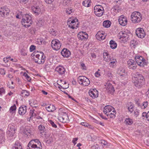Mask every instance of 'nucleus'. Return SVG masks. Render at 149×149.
Listing matches in <instances>:
<instances>
[{
  "label": "nucleus",
  "instance_id": "obj_1",
  "mask_svg": "<svg viewBox=\"0 0 149 149\" xmlns=\"http://www.w3.org/2000/svg\"><path fill=\"white\" fill-rule=\"evenodd\" d=\"M144 78L142 74L135 72L132 77V81L135 86L140 88L143 84Z\"/></svg>",
  "mask_w": 149,
  "mask_h": 149
},
{
  "label": "nucleus",
  "instance_id": "obj_2",
  "mask_svg": "<svg viewBox=\"0 0 149 149\" xmlns=\"http://www.w3.org/2000/svg\"><path fill=\"white\" fill-rule=\"evenodd\" d=\"M103 112L107 116L111 118H114L116 113L114 108L110 105H107L104 107Z\"/></svg>",
  "mask_w": 149,
  "mask_h": 149
},
{
  "label": "nucleus",
  "instance_id": "obj_3",
  "mask_svg": "<svg viewBox=\"0 0 149 149\" xmlns=\"http://www.w3.org/2000/svg\"><path fill=\"white\" fill-rule=\"evenodd\" d=\"M33 55L34 56L33 60L36 63L38 64L44 63L45 57L42 52H38L37 54L34 52Z\"/></svg>",
  "mask_w": 149,
  "mask_h": 149
},
{
  "label": "nucleus",
  "instance_id": "obj_4",
  "mask_svg": "<svg viewBox=\"0 0 149 149\" xmlns=\"http://www.w3.org/2000/svg\"><path fill=\"white\" fill-rule=\"evenodd\" d=\"M142 19V15L139 12L134 11L131 15V20L133 23H139Z\"/></svg>",
  "mask_w": 149,
  "mask_h": 149
},
{
  "label": "nucleus",
  "instance_id": "obj_5",
  "mask_svg": "<svg viewBox=\"0 0 149 149\" xmlns=\"http://www.w3.org/2000/svg\"><path fill=\"white\" fill-rule=\"evenodd\" d=\"M32 22L31 16L26 14L23 16L22 21V24L25 27L27 28L30 26Z\"/></svg>",
  "mask_w": 149,
  "mask_h": 149
},
{
  "label": "nucleus",
  "instance_id": "obj_6",
  "mask_svg": "<svg viewBox=\"0 0 149 149\" xmlns=\"http://www.w3.org/2000/svg\"><path fill=\"white\" fill-rule=\"evenodd\" d=\"M79 84L83 86H88L90 83V81L86 77L84 76H80L77 78Z\"/></svg>",
  "mask_w": 149,
  "mask_h": 149
},
{
  "label": "nucleus",
  "instance_id": "obj_7",
  "mask_svg": "<svg viewBox=\"0 0 149 149\" xmlns=\"http://www.w3.org/2000/svg\"><path fill=\"white\" fill-rule=\"evenodd\" d=\"M58 120L63 123H67L69 121L68 116L66 113L60 112L59 113V116Z\"/></svg>",
  "mask_w": 149,
  "mask_h": 149
},
{
  "label": "nucleus",
  "instance_id": "obj_8",
  "mask_svg": "<svg viewBox=\"0 0 149 149\" xmlns=\"http://www.w3.org/2000/svg\"><path fill=\"white\" fill-rule=\"evenodd\" d=\"M94 13L95 15L98 17H101L104 13V8L100 5H96L94 7Z\"/></svg>",
  "mask_w": 149,
  "mask_h": 149
},
{
  "label": "nucleus",
  "instance_id": "obj_9",
  "mask_svg": "<svg viewBox=\"0 0 149 149\" xmlns=\"http://www.w3.org/2000/svg\"><path fill=\"white\" fill-rule=\"evenodd\" d=\"M130 34V32L128 31H120L118 34V37L120 39L122 38V40H128L129 37V34Z\"/></svg>",
  "mask_w": 149,
  "mask_h": 149
},
{
  "label": "nucleus",
  "instance_id": "obj_10",
  "mask_svg": "<svg viewBox=\"0 0 149 149\" xmlns=\"http://www.w3.org/2000/svg\"><path fill=\"white\" fill-rule=\"evenodd\" d=\"M51 46L53 49L56 50H59L61 47V44L59 41L57 39H55L52 40Z\"/></svg>",
  "mask_w": 149,
  "mask_h": 149
},
{
  "label": "nucleus",
  "instance_id": "obj_11",
  "mask_svg": "<svg viewBox=\"0 0 149 149\" xmlns=\"http://www.w3.org/2000/svg\"><path fill=\"white\" fill-rule=\"evenodd\" d=\"M10 12V10L7 7L4 6L0 8V16L1 17H4L8 16Z\"/></svg>",
  "mask_w": 149,
  "mask_h": 149
},
{
  "label": "nucleus",
  "instance_id": "obj_12",
  "mask_svg": "<svg viewBox=\"0 0 149 149\" xmlns=\"http://www.w3.org/2000/svg\"><path fill=\"white\" fill-rule=\"evenodd\" d=\"M78 19L76 18L74 19L72 21H69L68 22V24L69 27L71 29H77L78 27Z\"/></svg>",
  "mask_w": 149,
  "mask_h": 149
},
{
  "label": "nucleus",
  "instance_id": "obj_13",
  "mask_svg": "<svg viewBox=\"0 0 149 149\" xmlns=\"http://www.w3.org/2000/svg\"><path fill=\"white\" fill-rule=\"evenodd\" d=\"M40 7L39 6H33L31 7V9L34 13L36 15H37L42 13L44 12Z\"/></svg>",
  "mask_w": 149,
  "mask_h": 149
},
{
  "label": "nucleus",
  "instance_id": "obj_14",
  "mask_svg": "<svg viewBox=\"0 0 149 149\" xmlns=\"http://www.w3.org/2000/svg\"><path fill=\"white\" fill-rule=\"evenodd\" d=\"M135 59L137 64L141 67H144L146 64L145 60L141 56H136Z\"/></svg>",
  "mask_w": 149,
  "mask_h": 149
},
{
  "label": "nucleus",
  "instance_id": "obj_15",
  "mask_svg": "<svg viewBox=\"0 0 149 149\" xmlns=\"http://www.w3.org/2000/svg\"><path fill=\"white\" fill-rule=\"evenodd\" d=\"M136 35L139 38H143L146 36V33L143 29L141 28H138L136 30Z\"/></svg>",
  "mask_w": 149,
  "mask_h": 149
},
{
  "label": "nucleus",
  "instance_id": "obj_16",
  "mask_svg": "<svg viewBox=\"0 0 149 149\" xmlns=\"http://www.w3.org/2000/svg\"><path fill=\"white\" fill-rule=\"evenodd\" d=\"M105 88L108 93L113 94L115 91L113 86L112 84L109 82H107L105 85Z\"/></svg>",
  "mask_w": 149,
  "mask_h": 149
},
{
  "label": "nucleus",
  "instance_id": "obj_17",
  "mask_svg": "<svg viewBox=\"0 0 149 149\" xmlns=\"http://www.w3.org/2000/svg\"><path fill=\"white\" fill-rule=\"evenodd\" d=\"M132 59H130L127 61L128 67L130 69L135 70L137 68V64Z\"/></svg>",
  "mask_w": 149,
  "mask_h": 149
},
{
  "label": "nucleus",
  "instance_id": "obj_18",
  "mask_svg": "<svg viewBox=\"0 0 149 149\" xmlns=\"http://www.w3.org/2000/svg\"><path fill=\"white\" fill-rule=\"evenodd\" d=\"M118 21L119 24L123 26H125L127 22V17L123 15L119 17Z\"/></svg>",
  "mask_w": 149,
  "mask_h": 149
},
{
  "label": "nucleus",
  "instance_id": "obj_19",
  "mask_svg": "<svg viewBox=\"0 0 149 149\" xmlns=\"http://www.w3.org/2000/svg\"><path fill=\"white\" fill-rule=\"evenodd\" d=\"M106 36L105 33L103 31H98L96 35L97 39L100 41L104 40Z\"/></svg>",
  "mask_w": 149,
  "mask_h": 149
},
{
  "label": "nucleus",
  "instance_id": "obj_20",
  "mask_svg": "<svg viewBox=\"0 0 149 149\" xmlns=\"http://www.w3.org/2000/svg\"><path fill=\"white\" fill-rule=\"evenodd\" d=\"M89 94L90 96L93 99L97 97L98 95V91L95 89H91L89 91Z\"/></svg>",
  "mask_w": 149,
  "mask_h": 149
},
{
  "label": "nucleus",
  "instance_id": "obj_21",
  "mask_svg": "<svg viewBox=\"0 0 149 149\" xmlns=\"http://www.w3.org/2000/svg\"><path fill=\"white\" fill-rule=\"evenodd\" d=\"M78 37L81 40H85L87 39L88 35L85 32H80L78 34Z\"/></svg>",
  "mask_w": 149,
  "mask_h": 149
},
{
  "label": "nucleus",
  "instance_id": "obj_22",
  "mask_svg": "<svg viewBox=\"0 0 149 149\" xmlns=\"http://www.w3.org/2000/svg\"><path fill=\"white\" fill-rule=\"evenodd\" d=\"M23 133L25 136L29 138L32 134L33 132L29 128L27 127L24 129L23 131Z\"/></svg>",
  "mask_w": 149,
  "mask_h": 149
},
{
  "label": "nucleus",
  "instance_id": "obj_23",
  "mask_svg": "<svg viewBox=\"0 0 149 149\" xmlns=\"http://www.w3.org/2000/svg\"><path fill=\"white\" fill-rule=\"evenodd\" d=\"M61 54L64 57L66 58L68 57L71 54L70 52L66 48H64L62 50Z\"/></svg>",
  "mask_w": 149,
  "mask_h": 149
},
{
  "label": "nucleus",
  "instance_id": "obj_24",
  "mask_svg": "<svg viewBox=\"0 0 149 149\" xmlns=\"http://www.w3.org/2000/svg\"><path fill=\"white\" fill-rule=\"evenodd\" d=\"M55 71L59 74L62 75L64 74L65 70L63 66H59L56 68Z\"/></svg>",
  "mask_w": 149,
  "mask_h": 149
},
{
  "label": "nucleus",
  "instance_id": "obj_25",
  "mask_svg": "<svg viewBox=\"0 0 149 149\" xmlns=\"http://www.w3.org/2000/svg\"><path fill=\"white\" fill-rule=\"evenodd\" d=\"M36 144L37 146H41V143L38 139H34L31 140L28 143V147L30 146L31 145Z\"/></svg>",
  "mask_w": 149,
  "mask_h": 149
},
{
  "label": "nucleus",
  "instance_id": "obj_26",
  "mask_svg": "<svg viewBox=\"0 0 149 149\" xmlns=\"http://www.w3.org/2000/svg\"><path fill=\"white\" fill-rule=\"evenodd\" d=\"M27 107L26 106H21L19 108L18 112L21 115H23L25 114L26 112Z\"/></svg>",
  "mask_w": 149,
  "mask_h": 149
},
{
  "label": "nucleus",
  "instance_id": "obj_27",
  "mask_svg": "<svg viewBox=\"0 0 149 149\" xmlns=\"http://www.w3.org/2000/svg\"><path fill=\"white\" fill-rule=\"evenodd\" d=\"M117 73L121 77H124L126 74L125 69L122 67H120L118 69Z\"/></svg>",
  "mask_w": 149,
  "mask_h": 149
},
{
  "label": "nucleus",
  "instance_id": "obj_28",
  "mask_svg": "<svg viewBox=\"0 0 149 149\" xmlns=\"http://www.w3.org/2000/svg\"><path fill=\"white\" fill-rule=\"evenodd\" d=\"M45 108L49 112H52L56 109L55 107L52 104H48L46 105Z\"/></svg>",
  "mask_w": 149,
  "mask_h": 149
},
{
  "label": "nucleus",
  "instance_id": "obj_29",
  "mask_svg": "<svg viewBox=\"0 0 149 149\" xmlns=\"http://www.w3.org/2000/svg\"><path fill=\"white\" fill-rule=\"evenodd\" d=\"M110 62V63L109 64V65L110 67L113 68L116 67L117 61L116 59L112 58L111 61Z\"/></svg>",
  "mask_w": 149,
  "mask_h": 149
},
{
  "label": "nucleus",
  "instance_id": "obj_30",
  "mask_svg": "<svg viewBox=\"0 0 149 149\" xmlns=\"http://www.w3.org/2000/svg\"><path fill=\"white\" fill-rule=\"evenodd\" d=\"M104 60L106 62H109L111 59L107 52L103 53Z\"/></svg>",
  "mask_w": 149,
  "mask_h": 149
},
{
  "label": "nucleus",
  "instance_id": "obj_31",
  "mask_svg": "<svg viewBox=\"0 0 149 149\" xmlns=\"http://www.w3.org/2000/svg\"><path fill=\"white\" fill-rule=\"evenodd\" d=\"M41 146H38L36 144L31 145L30 146L28 147L27 149H41Z\"/></svg>",
  "mask_w": 149,
  "mask_h": 149
},
{
  "label": "nucleus",
  "instance_id": "obj_32",
  "mask_svg": "<svg viewBox=\"0 0 149 149\" xmlns=\"http://www.w3.org/2000/svg\"><path fill=\"white\" fill-rule=\"evenodd\" d=\"M13 149H22V147L20 143L18 141H16Z\"/></svg>",
  "mask_w": 149,
  "mask_h": 149
},
{
  "label": "nucleus",
  "instance_id": "obj_33",
  "mask_svg": "<svg viewBox=\"0 0 149 149\" xmlns=\"http://www.w3.org/2000/svg\"><path fill=\"white\" fill-rule=\"evenodd\" d=\"M110 47L112 49H114L117 47V44L113 40H111L110 42Z\"/></svg>",
  "mask_w": 149,
  "mask_h": 149
},
{
  "label": "nucleus",
  "instance_id": "obj_34",
  "mask_svg": "<svg viewBox=\"0 0 149 149\" xmlns=\"http://www.w3.org/2000/svg\"><path fill=\"white\" fill-rule=\"evenodd\" d=\"M91 2V0H84L82 3V4L85 7H88L90 6Z\"/></svg>",
  "mask_w": 149,
  "mask_h": 149
},
{
  "label": "nucleus",
  "instance_id": "obj_35",
  "mask_svg": "<svg viewBox=\"0 0 149 149\" xmlns=\"http://www.w3.org/2000/svg\"><path fill=\"white\" fill-rule=\"evenodd\" d=\"M125 122L126 124L130 125L133 123V120L132 119L128 118H126Z\"/></svg>",
  "mask_w": 149,
  "mask_h": 149
},
{
  "label": "nucleus",
  "instance_id": "obj_36",
  "mask_svg": "<svg viewBox=\"0 0 149 149\" xmlns=\"http://www.w3.org/2000/svg\"><path fill=\"white\" fill-rule=\"evenodd\" d=\"M111 22L109 20L104 21L103 22V25L104 27L106 28H108L111 25Z\"/></svg>",
  "mask_w": 149,
  "mask_h": 149
},
{
  "label": "nucleus",
  "instance_id": "obj_37",
  "mask_svg": "<svg viewBox=\"0 0 149 149\" xmlns=\"http://www.w3.org/2000/svg\"><path fill=\"white\" fill-rule=\"evenodd\" d=\"M81 124L85 127H87L92 129L93 127V126L91 125H90L88 123L86 122H82L81 123Z\"/></svg>",
  "mask_w": 149,
  "mask_h": 149
},
{
  "label": "nucleus",
  "instance_id": "obj_38",
  "mask_svg": "<svg viewBox=\"0 0 149 149\" xmlns=\"http://www.w3.org/2000/svg\"><path fill=\"white\" fill-rule=\"evenodd\" d=\"M37 24L38 26H41L44 24V21L42 19H40L37 21Z\"/></svg>",
  "mask_w": 149,
  "mask_h": 149
},
{
  "label": "nucleus",
  "instance_id": "obj_39",
  "mask_svg": "<svg viewBox=\"0 0 149 149\" xmlns=\"http://www.w3.org/2000/svg\"><path fill=\"white\" fill-rule=\"evenodd\" d=\"M36 111L34 109H31L30 112V114L31 115L30 118H31L32 117L36 116Z\"/></svg>",
  "mask_w": 149,
  "mask_h": 149
},
{
  "label": "nucleus",
  "instance_id": "obj_40",
  "mask_svg": "<svg viewBox=\"0 0 149 149\" xmlns=\"http://www.w3.org/2000/svg\"><path fill=\"white\" fill-rule=\"evenodd\" d=\"M29 95V92L26 90H22V92L21 95L22 97L27 96Z\"/></svg>",
  "mask_w": 149,
  "mask_h": 149
},
{
  "label": "nucleus",
  "instance_id": "obj_41",
  "mask_svg": "<svg viewBox=\"0 0 149 149\" xmlns=\"http://www.w3.org/2000/svg\"><path fill=\"white\" fill-rule=\"evenodd\" d=\"M142 116L143 117L145 116L146 120L148 121H149V111L147 113L143 112L142 113Z\"/></svg>",
  "mask_w": 149,
  "mask_h": 149
},
{
  "label": "nucleus",
  "instance_id": "obj_42",
  "mask_svg": "<svg viewBox=\"0 0 149 149\" xmlns=\"http://www.w3.org/2000/svg\"><path fill=\"white\" fill-rule=\"evenodd\" d=\"M9 129L8 130L10 132H15V126L11 125H9L8 126Z\"/></svg>",
  "mask_w": 149,
  "mask_h": 149
},
{
  "label": "nucleus",
  "instance_id": "obj_43",
  "mask_svg": "<svg viewBox=\"0 0 149 149\" xmlns=\"http://www.w3.org/2000/svg\"><path fill=\"white\" fill-rule=\"evenodd\" d=\"M15 132H10L9 130H8L7 132V134L8 136L10 137H12L14 136L15 134Z\"/></svg>",
  "mask_w": 149,
  "mask_h": 149
},
{
  "label": "nucleus",
  "instance_id": "obj_44",
  "mask_svg": "<svg viewBox=\"0 0 149 149\" xmlns=\"http://www.w3.org/2000/svg\"><path fill=\"white\" fill-rule=\"evenodd\" d=\"M29 102L30 105L32 107H34V105L37 103L36 101L34 100H31Z\"/></svg>",
  "mask_w": 149,
  "mask_h": 149
},
{
  "label": "nucleus",
  "instance_id": "obj_45",
  "mask_svg": "<svg viewBox=\"0 0 149 149\" xmlns=\"http://www.w3.org/2000/svg\"><path fill=\"white\" fill-rule=\"evenodd\" d=\"M16 107L15 104L11 106L10 109V112L15 111L16 109Z\"/></svg>",
  "mask_w": 149,
  "mask_h": 149
},
{
  "label": "nucleus",
  "instance_id": "obj_46",
  "mask_svg": "<svg viewBox=\"0 0 149 149\" xmlns=\"http://www.w3.org/2000/svg\"><path fill=\"white\" fill-rule=\"evenodd\" d=\"M49 123L54 128H56L57 126L56 124L54 123V122L52 121V120H48Z\"/></svg>",
  "mask_w": 149,
  "mask_h": 149
},
{
  "label": "nucleus",
  "instance_id": "obj_47",
  "mask_svg": "<svg viewBox=\"0 0 149 149\" xmlns=\"http://www.w3.org/2000/svg\"><path fill=\"white\" fill-rule=\"evenodd\" d=\"M53 139L54 136L53 135H52L49 137L48 139L47 140V142L48 143H50L53 141Z\"/></svg>",
  "mask_w": 149,
  "mask_h": 149
},
{
  "label": "nucleus",
  "instance_id": "obj_48",
  "mask_svg": "<svg viewBox=\"0 0 149 149\" xmlns=\"http://www.w3.org/2000/svg\"><path fill=\"white\" fill-rule=\"evenodd\" d=\"M148 102L147 101L144 102L142 104V105L141 106V107L142 109H144L146 108L148 105Z\"/></svg>",
  "mask_w": 149,
  "mask_h": 149
},
{
  "label": "nucleus",
  "instance_id": "obj_49",
  "mask_svg": "<svg viewBox=\"0 0 149 149\" xmlns=\"http://www.w3.org/2000/svg\"><path fill=\"white\" fill-rule=\"evenodd\" d=\"M134 106L133 105H131L128 108L129 111L131 113H132L134 111Z\"/></svg>",
  "mask_w": 149,
  "mask_h": 149
},
{
  "label": "nucleus",
  "instance_id": "obj_50",
  "mask_svg": "<svg viewBox=\"0 0 149 149\" xmlns=\"http://www.w3.org/2000/svg\"><path fill=\"white\" fill-rule=\"evenodd\" d=\"M72 12V10L71 8L66 9V13L70 15Z\"/></svg>",
  "mask_w": 149,
  "mask_h": 149
},
{
  "label": "nucleus",
  "instance_id": "obj_51",
  "mask_svg": "<svg viewBox=\"0 0 149 149\" xmlns=\"http://www.w3.org/2000/svg\"><path fill=\"white\" fill-rule=\"evenodd\" d=\"M38 129L40 130L43 132L45 129V127L44 125H40L38 126Z\"/></svg>",
  "mask_w": 149,
  "mask_h": 149
},
{
  "label": "nucleus",
  "instance_id": "obj_52",
  "mask_svg": "<svg viewBox=\"0 0 149 149\" xmlns=\"http://www.w3.org/2000/svg\"><path fill=\"white\" fill-rule=\"evenodd\" d=\"M69 1L68 0H64L63 2V5L64 6H68L69 4Z\"/></svg>",
  "mask_w": 149,
  "mask_h": 149
},
{
  "label": "nucleus",
  "instance_id": "obj_53",
  "mask_svg": "<svg viewBox=\"0 0 149 149\" xmlns=\"http://www.w3.org/2000/svg\"><path fill=\"white\" fill-rule=\"evenodd\" d=\"M100 143L101 144H103L104 146H108V143L105 141L102 140H101L100 142Z\"/></svg>",
  "mask_w": 149,
  "mask_h": 149
},
{
  "label": "nucleus",
  "instance_id": "obj_54",
  "mask_svg": "<svg viewBox=\"0 0 149 149\" xmlns=\"http://www.w3.org/2000/svg\"><path fill=\"white\" fill-rule=\"evenodd\" d=\"M50 32L51 33L53 36H56V32L54 29H52L50 30Z\"/></svg>",
  "mask_w": 149,
  "mask_h": 149
},
{
  "label": "nucleus",
  "instance_id": "obj_55",
  "mask_svg": "<svg viewBox=\"0 0 149 149\" xmlns=\"http://www.w3.org/2000/svg\"><path fill=\"white\" fill-rule=\"evenodd\" d=\"M5 93V90L3 88H0V95H2V94H4Z\"/></svg>",
  "mask_w": 149,
  "mask_h": 149
},
{
  "label": "nucleus",
  "instance_id": "obj_56",
  "mask_svg": "<svg viewBox=\"0 0 149 149\" xmlns=\"http://www.w3.org/2000/svg\"><path fill=\"white\" fill-rule=\"evenodd\" d=\"M35 46L33 45H31L30 47V52H32L35 49Z\"/></svg>",
  "mask_w": 149,
  "mask_h": 149
},
{
  "label": "nucleus",
  "instance_id": "obj_57",
  "mask_svg": "<svg viewBox=\"0 0 149 149\" xmlns=\"http://www.w3.org/2000/svg\"><path fill=\"white\" fill-rule=\"evenodd\" d=\"M0 73L2 75H4L5 74V71L4 69H0Z\"/></svg>",
  "mask_w": 149,
  "mask_h": 149
},
{
  "label": "nucleus",
  "instance_id": "obj_58",
  "mask_svg": "<svg viewBox=\"0 0 149 149\" xmlns=\"http://www.w3.org/2000/svg\"><path fill=\"white\" fill-rule=\"evenodd\" d=\"M20 52L21 54L23 56H25L27 55V54L26 52V51L24 49H22L21 50Z\"/></svg>",
  "mask_w": 149,
  "mask_h": 149
},
{
  "label": "nucleus",
  "instance_id": "obj_59",
  "mask_svg": "<svg viewBox=\"0 0 149 149\" xmlns=\"http://www.w3.org/2000/svg\"><path fill=\"white\" fill-rule=\"evenodd\" d=\"M19 2L22 3H26L29 0H18Z\"/></svg>",
  "mask_w": 149,
  "mask_h": 149
},
{
  "label": "nucleus",
  "instance_id": "obj_60",
  "mask_svg": "<svg viewBox=\"0 0 149 149\" xmlns=\"http://www.w3.org/2000/svg\"><path fill=\"white\" fill-rule=\"evenodd\" d=\"M10 59V57H9L8 58H4L3 59V61L5 62V63H7L8 61H9V59Z\"/></svg>",
  "mask_w": 149,
  "mask_h": 149
},
{
  "label": "nucleus",
  "instance_id": "obj_61",
  "mask_svg": "<svg viewBox=\"0 0 149 149\" xmlns=\"http://www.w3.org/2000/svg\"><path fill=\"white\" fill-rule=\"evenodd\" d=\"M77 140L78 138H74L73 139L72 141V142L74 145H75L76 144V141H77Z\"/></svg>",
  "mask_w": 149,
  "mask_h": 149
},
{
  "label": "nucleus",
  "instance_id": "obj_62",
  "mask_svg": "<svg viewBox=\"0 0 149 149\" xmlns=\"http://www.w3.org/2000/svg\"><path fill=\"white\" fill-rule=\"evenodd\" d=\"M99 147L98 145L96 144L95 145H93L92 146L91 148L92 149H97Z\"/></svg>",
  "mask_w": 149,
  "mask_h": 149
},
{
  "label": "nucleus",
  "instance_id": "obj_63",
  "mask_svg": "<svg viewBox=\"0 0 149 149\" xmlns=\"http://www.w3.org/2000/svg\"><path fill=\"white\" fill-rule=\"evenodd\" d=\"M53 0H45L46 3L47 4H50L53 2Z\"/></svg>",
  "mask_w": 149,
  "mask_h": 149
},
{
  "label": "nucleus",
  "instance_id": "obj_64",
  "mask_svg": "<svg viewBox=\"0 0 149 149\" xmlns=\"http://www.w3.org/2000/svg\"><path fill=\"white\" fill-rule=\"evenodd\" d=\"M95 75L96 77H98L100 76V74L98 71H97L95 73Z\"/></svg>",
  "mask_w": 149,
  "mask_h": 149
}]
</instances>
